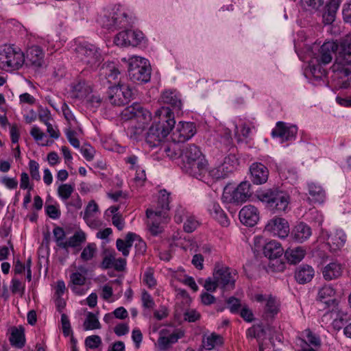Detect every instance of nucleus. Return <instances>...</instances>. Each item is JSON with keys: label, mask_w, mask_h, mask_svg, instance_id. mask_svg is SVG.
I'll use <instances>...</instances> for the list:
<instances>
[{"label": "nucleus", "mask_w": 351, "mask_h": 351, "mask_svg": "<svg viewBox=\"0 0 351 351\" xmlns=\"http://www.w3.org/2000/svg\"><path fill=\"white\" fill-rule=\"evenodd\" d=\"M337 51L331 69L332 80L339 88H347L351 85V37L346 36L339 44L333 41L325 42L314 53L312 60L316 63L326 65L331 62Z\"/></svg>", "instance_id": "1"}, {"label": "nucleus", "mask_w": 351, "mask_h": 351, "mask_svg": "<svg viewBox=\"0 0 351 351\" xmlns=\"http://www.w3.org/2000/svg\"><path fill=\"white\" fill-rule=\"evenodd\" d=\"M155 114L154 123L149 128L145 136V142L150 147L159 145L176 124L174 114L169 107H162Z\"/></svg>", "instance_id": "2"}, {"label": "nucleus", "mask_w": 351, "mask_h": 351, "mask_svg": "<svg viewBox=\"0 0 351 351\" xmlns=\"http://www.w3.org/2000/svg\"><path fill=\"white\" fill-rule=\"evenodd\" d=\"M257 199L274 213L287 212L289 207L290 196L278 188L261 190L257 192Z\"/></svg>", "instance_id": "3"}, {"label": "nucleus", "mask_w": 351, "mask_h": 351, "mask_svg": "<svg viewBox=\"0 0 351 351\" xmlns=\"http://www.w3.org/2000/svg\"><path fill=\"white\" fill-rule=\"evenodd\" d=\"M25 62V54L19 47L13 45L0 46V69L1 70L5 71L19 70Z\"/></svg>", "instance_id": "4"}, {"label": "nucleus", "mask_w": 351, "mask_h": 351, "mask_svg": "<svg viewBox=\"0 0 351 351\" xmlns=\"http://www.w3.org/2000/svg\"><path fill=\"white\" fill-rule=\"evenodd\" d=\"M250 184L241 182L237 188L230 185L224 187L221 199L224 203L240 204L247 201L251 195Z\"/></svg>", "instance_id": "5"}, {"label": "nucleus", "mask_w": 351, "mask_h": 351, "mask_svg": "<svg viewBox=\"0 0 351 351\" xmlns=\"http://www.w3.org/2000/svg\"><path fill=\"white\" fill-rule=\"evenodd\" d=\"M75 52L81 61L93 69L97 68L103 61L99 49L92 44H80Z\"/></svg>", "instance_id": "6"}, {"label": "nucleus", "mask_w": 351, "mask_h": 351, "mask_svg": "<svg viewBox=\"0 0 351 351\" xmlns=\"http://www.w3.org/2000/svg\"><path fill=\"white\" fill-rule=\"evenodd\" d=\"M133 95V90L130 86L121 81L117 85L110 87L108 90L110 102L119 106L128 104L132 99Z\"/></svg>", "instance_id": "7"}, {"label": "nucleus", "mask_w": 351, "mask_h": 351, "mask_svg": "<svg viewBox=\"0 0 351 351\" xmlns=\"http://www.w3.org/2000/svg\"><path fill=\"white\" fill-rule=\"evenodd\" d=\"M208 162L204 155L191 162L185 166H182L183 171L199 180L206 182Z\"/></svg>", "instance_id": "8"}, {"label": "nucleus", "mask_w": 351, "mask_h": 351, "mask_svg": "<svg viewBox=\"0 0 351 351\" xmlns=\"http://www.w3.org/2000/svg\"><path fill=\"white\" fill-rule=\"evenodd\" d=\"M237 277L236 270L227 267H222L215 270L213 278L218 282V286L223 289H232Z\"/></svg>", "instance_id": "9"}, {"label": "nucleus", "mask_w": 351, "mask_h": 351, "mask_svg": "<svg viewBox=\"0 0 351 351\" xmlns=\"http://www.w3.org/2000/svg\"><path fill=\"white\" fill-rule=\"evenodd\" d=\"M126 22L127 14L119 5L101 19L102 26L112 30L125 25Z\"/></svg>", "instance_id": "10"}, {"label": "nucleus", "mask_w": 351, "mask_h": 351, "mask_svg": "<svg viewBox=\"0 0 351 351\" xmlns=\"http://www.w3.org/2000/svg\"><path fill=\"white\" fill-rule=\"evenodd\" d=\"M169 198V193H168L165 189L160 190L156 204H154L153 207L147 208L146 210L147 217L154 218L157 215L168 217L167 213L170 209Z\"/></svg>", "instance_id": "11"}, {"label": "nucleus", "mask_w": 351, "mask_h": 351, "mask_svg": "<svg viewBox=\"0 0 351 351\" xmlns=\"http://www.w3.org/2000/svg\"><path fill=\"white\" fill-rule=\"evenodd\" d=\"M25 58V63L26 65L35 70L43 67L45 64V53L43 49L38 45L29 47L26 51Z\"/></svg>", "instance_id": "12"}, {"label": "nucleus", "mask_w": 351, "mask_h": 351, "mask_svg": "<svg viewBox=\"0 0 351 351\" xmlns=\"http://www.w3.org/2000/svg\"><path fill=\"white\" fill-rule=\"evenodd\" d=\"M265 230L280 238H285L289 233L288 221L282 217H275L268 221Z\"/></svg>", "instance_id": "13"}, {"label": "nucleus", "mask_w": 351, "mask_h": 351, "mask_svg": "<svg viewBox=\"0 0 351 351\" xmlns=\"http://www.w3.org/2000/svg\"><path fill=\"white\" fill-rule=\"evenodd\" d=\"M195 134V127L193 123L179 122L171 134L175 143H183L190 139Z\"/></svg>", "instance_id": "14"}, {"label": "nucleus", "mask_w": 351, "mask_h": 351, "mask_svg": "<svg viewBox=\"0 0 351 351\" xmlns=\"http://www.w3.org/2000/svg\"><path fill=\"white\" fill-rule=\"evenodd\" d=\"M257 302L264 304V315L267 318H274L280 311L279 301L271 295H255Z\"/></svg>", "instance_id": "15"}, {"label": "nucleus", "mask_w": 351, "mask_h": 351, "mask_svg": "<svg viewBox=\"0 0 351 351\" xmlns=\"http://www.w3.org/2000/svg\"><path fill=\"white\" fill-rule=\"evenodd\" d=\"M298 132V128L294 125L278 121L271 132L273 137H279L282 142L294 139Z\"/></svg>", "instance_id": "16"}, {"label": "nucleus", "mask_w": 351, "mask_h": 351, "mask_svg": "<svg viewBox=\"0 0 351 351\" xmlns=\"http://www.w3.org/2000/svg\"><path fill=\"white\" fill-rule=\"evenodd\" d=\"M206 208L209 215L221 226L223 227L229 226L230 220L217 202L210 199L207 204Z\"/></svg>", "instance_id": "17"}, {"label": "nucleus", "mask_w": 351, "mask_h": 351, "mask_svg": "<svg viewBox=\"0 0 351 351\" xmlns=\"http://www.w3.org/2000/svg\"><path fill=\"white\" fill-rule=\"evenodd\" d=\"M241 222L250 227L256 225L259 220V212L256 207L252 205H247L241 208L239 212Z\"/></svg>", "instance_id": "18"}, {"label": "nucleus", "mask_w": 351, "mask_h": 351, "mask_svg": "<svg viewBox=\"0 0 351 351\" xmlns=\"http://www.w3.org/2000/svg\"><path fill=\"white\" fill-rule=\"evenodd\" d=\"M128 112H131L134 116L136 122L143 121V124H148L152 119L151 113L137 103L125 108L121 114L128 115Z\"/></svg>", "instance_id": "19"}, {"label": "nucleus", "mask_w": 351, "mask_h": 351, "mask_svg": "<svg viewBox=\"0 0 351 351\" xmlns=\"http://www.w3.org/2000/svg\"><path fill=\"white\" fill-rule=\"evenodd\" d=\"M252 182L255 184H262L267 182L269 176L268 169L262 163L254 162L250 168Z\"/></svg>", "instance_id": "20"}, {"label": "nucleus", "mask_w": 351, "mask_h": 351, "mask_svg": "<svg viewBox=\"0 0 351 351\" xmlns=\"http://www.w3.org/2000/svg\"><path fill=\"white\" fill-rule=\"evenodd\" d=\"M86 277L80 272H73L70 275L69 287L71 291L79 295L86 293L87 289L85 287Z\"/></svg>", "instance_id": "21"}, {"label": "nucleus", "mask_w": 351, "mask_h": 351, "mask_svg": "<svg viewBox=\"0 0 351 351\" xmlns=\"http://www.w3.org/2000/svg\"><path fill=\"white\" fill-rule=\"evenodd\" d=\"M92 92L91 86L86 82L80 80L72 84L70 95L72 98L84 101Z\"/></svg>", "instance_id": "22"}, {"label": "nucleus", "mask_w": 351, "mask_h": 351, "mask_svg": "<svg viewBox=\"0 0 351 351\" xmlns=\"http://www.w3.org/2000/svg\"><path fill=\"white\" fill-rule=\"evenodd\" d=\"M203 155L200 148L195 144L185 145L182 148V166L186 165Z\"/></svg>", "instance_id": "23"}, {"label": "nucleus", "mask_w": 351, "mask_h": 351, "mask_svg": "<svg viewBox=\"0 0 351 351\" xmlns=\"http://www.w3.org/2000/svg\"><path fill=\"white\" fill-rule=\"evenodd\" d=\"M167 334V330H162L160 332V337L156 345L159 351H168L171 346L181 337V335H178L177 333L173 332L169 335Z\"/></svg>", "instance_id": "24"}, {"label": "nucleus", "mask_w": 351, "mask_h": 351, "mask_svg": "<svg viewBox=\"0 0 351 351\" xmlns=\"http://www.w3.org/2000/svg\"><path fill=\"white\" fill-rule=\"evenodd\" d=\"M99 212V207L94 200H91L86 206L83 219L87 225L92 228H97L100 226V222L94 219L95 215Z\"/></svg>", "instance_id": "25"}, {"label": "nucleus", "mask_w": 351, "mask_h": 351, "mask_svg": "<svg viewBox=\"0 0 351 351\" xmlns=\"http://www.w3.org/2000/svg\"><path fill=\"white\" fill-rule=\"evenodd\" d=\"M343 273V266L338 261H333L327 264L322 269V275L326 280H332L339 278Z\"/></svg>", "instance_id": "26"}, {"label": "nucleus", "mask_w": 351, "mask_h": 351, "mask_svg": "<svg viewBox=\"0 0 351 351\" xmlns=\"http://www.w3.org/2000/svg\"><path fill=\"white\" fill-rule=\"evenodd\" d=\"M160 100L162 103L170 105L175 110H180L182 108L180 95L175 90H165L160 96Z\"/></svg>", "instance_id": "27"}, {"label": "nucleus", "mask_w": 351, "mask_h": 351, "mask_svg": "<svg viewBox=\"0 0 351 351\" xmlns=\"http://www.w3.org/2000/svg\"><path fill=\"white\" fill-rule=\"evenodd\" d=\"M128 74L130 80L134 82H147L151 77V68L149 65H145L140 69H128Z\"/></svg>", "instance_id": "28"}, {"label": "nucleus", "mask_w": 351, "mask_h": 351, "mask_svg": "<svg viewBox=\"0 0 351 351\" xmlns=\"http://www.w3.org/2000/svg\"><path fill=\"white\" fill-rule=\"evenodd\" d=\"M346 241V234L342 230H337L335 233L328 236L327 244L331 252H336L343 247Z\"/></svg>", "instance_id": "29"}, {"label": "nucleus", "mask_w": 351, "mask_h": 351, "mask_svg": "<svg viewBox=\"0 0 351 351\" xmlns=\"http://www.w3.org/2000/svg\"><path fill=\"white\" fill-rule=\"evenodd\" d=\"M308 200L311 202L322 204L324 202L326 193L320 185L315 182L308 183Z\"/></svg>", "instance_id": "30"}, {"label": "nucleus", "mask_w": 351, "mask_h": 351, "mask_svg": "<svg viewBox=\"0 0 351 351\" xmlns=\"http://www.w3.org/2000/svg\"><path fill=\"white\" fill-rule=\"evenodd\" d=\"M283 253L284 249L277 241L272 240L264 245L263 254L269 259L280 258Z\"/></svg>", "instance_id": "31"}, {"label": "nucleus", "mask_w": 351, "mask_h": 351, "mask_svg": "<svg viewBox=\"0 0 351 351\" xmlns=\"http://www.w3.org/2000/svg\"><path fill=\"white\" fill-rule=\"evenodd\" d=\"M335 294V290L332 286L324 285L318 291L317 300L326 304L328 306H335L337 304V300L332 298Z\"/></svg>", "instance_id": "32"}, {"label": "nucleus", "mask_w": 351, "mask_h": 351, "mask_svg": "<svg viewBox=\"0 0 351 351\" xmlns=\"http://www.w3.org/2000/svg\"><path fill=\"white\" fill-rule=\"evenodd\" d=\"M291 234L296 241L302 243L311 236L312 231L307 224L300 222L294 227Z\"/></svg>", "instance_id": "33"}, {"label": "nucleus", "mask_w": 351, "mask_h": 351, "mask_svg": "<svg viewBox=\"0 0 351 351\" xmlns=\"http://www.w3.org/2000/svg\"><path fill=\"white\" fill-rule=\"evenodd\" d=\"M314 269L312 267L304 265L297 268L295 272V278L300 284L310 282L314 276Z\"/></svg>", "instance_id": "34"}, {"label": "nucleus", "mask_w": 351, "mask_h": 351, "mask_svg": "<svg viewBox=\"0 0 351 351\" xmlns=\"http://www.w3.org/2000/svg\"><path fill=\"white\" fill-rule=\"evenodd\" d=\"M230 171L231 169L226 162H224L217 167L210 169H208L207 180L208 178H211L213 180L223 179L228 176Z\"/></svg>", "instance_id": "35"}, {"label": "nucleus", "mask_w": 351, "mask_h": 351, "mask_svg": "<svg viewBox=\"0 0 351 351\" xmlns=\"http://www.w3.org/2000/svg\"><path fill=\"white\" fill-rule=\"evenodd\" d=\"M137 237L138 236L136 234L129 232L126 235L125 240L121 239H117L116 241L117 250L121 252L124 256H128L130 254V250L132 243Z\"/></svg>", "instance_id": "36"}, {"label": "nucleus", "mask_w": 351, "mask_h": 351, "mask_svg": "<svg viewBox=\"0 0 351 351\" xmlns=\"http://www.w3.org/2000/svg\"><path fill=\"white\" fill-rule=\"evenodd\" d=\"M306 254V250L302 247H289L285 252V256L291 264L300 263Z\"/></svg>", "instance_id": "37"}, {"label": "nucleus", "mask_w": 351, "mask_h": 351, "mask_svg": "<svg viewBox=\"0 0 351 351\" xmlns=\"http://www.w3.org/2000/svg\"><path fill=\"white\" fill-rule=\"evenodd\" d=\"M223 342V338L221 335L213 332L203 337L202 346L205 349L210 350L221 346Z\"/></svg>", "instance_id": "38"}, {"label": "nucleus", "mask_w": 351, "mask_h": 351, "mask_svg": "<svg viewBox=\"0 0 351 351\" xmlns=\"http://www.w3.org/2000/svg\"><path fill=\"white\" fill-rule=\"evenodd\" d=\"M147 218L149 219L147 222L149 230L152 234L156 236L162 232V226L161 224L167 222L168 217L157 215L154 218L150 217H147Z\"/></svg>", "instance_id": "39"}, {"label": "nucleus", "mask_w": 351, "mask_h": 351, "mask_svg": "<svg viewBox=\"0 0 351 351\" xmlns=\"http://www.w3.org/2000/svg\"><path fill=\"white\" fill-rule=\"evenodd\" d=\"M10 341L12 346L16 348H23L25 343L24 329L22 327H14L12 329Z\"/></svg>", "instance_id": "40"}, {"label": "nucleus", "mask_w": 351, "mask_h": 351, "mask_svg": "<svg viewBox=\"0 0 351 351\" xmlns=\"http://www.w3.org/2000/svg\"><path fill=\"white\" fill-rule=\"evenodd\" d=\"M86 234L82 231H76L74 234L66 241L64 250L69 247H76L80 246L86 241Z\"/></svg>", "instance_id": "41"}, {"label": "nucleus", "mask_w": 351, "mask_h": 351, "mask_svg": "<svg viewBox=\"0 0 351 351\" xmlns=\"http://www.w3.org/2000/svg\"><path fill=\"white\" fill-rule=\"evenodd\" d=\"M138 123V125H136V123H130V125L127 129V134L130 138L138 140L143 134L147 124H143V121Z\"/></svg>", "instance_id": "42"}, {"label": "nucleus", "mask_w": 351, "mask_h": 351, "mask_svg": "<svg viewBox=\"0 0 351 351\" xmlns=\"http://www.w3.org/2000/svg\"><path fill=\"white\" fill-rule=\"evenodd\" d=\"M177 143H178L173 142V143L163 146L164 152L166 154L167 156L172 160L181 158L182 156V148Z\"/></svg>", "instance_id": "43"}, {"label": "nucleus", "mask_w": 351, "mask_h": 351, "mask_svg": "<svg viewBox=\"0 0 351 351\" xmlns=\"http://www.w3.org/2000/svg\"><path fill=\"white\" fill-rule=\"evenodd\" d=\"M84 330H92L95 329H99L101 324L95 314L93 313H88L86 318L83 324Z\"/></svg>", "instance_id": "44"}, {"label": "nucleus", "mask_w": 351, "mask_h": 351, "mask_svg": "<svg viewBox=\"0 0 351 351\" xmlns=\"http://www.w3.org/2000/svg\"><path fill=\"white\" fill-rule=\"evenodd\" d=\"M53 234L56 245L62 248H65L66 244V233L64 229L60 226H56L53 229Z\"/></svg>", "instance_id": "45"}, {"label": "nucleus", "mask_w": 351, "mask_h": 351, "mask_svg": "<svg viewBox=\"0 0 351 351\" xmlns=\"http://www.w3.org/2000/svg\"><path fill=\"white\" fill-rule=\"evenodd\" d=\"M323 66V64L316 63L315 60H311L310 64L311 72L314 77L322 79L326 75L327 71Z\"/></svg>", "instance_id": "46"}, {"label": "nucleus", "mask_w": 351, "mask_h": 351, "mask_svg": "<svg viewBox=\"0 0 351 351\" xmlns=\"http://www.w3.org/2000/svg\"><path fill=\"white\" fill-rule=\"evenodd\" d=\"M269 262L268 263V271L272 272H281L283 271L285 269V263L283 262L280 258H274L271 259H269Z\"/></svg>", "instance_id": "47"}, {"label": "nucleus", "mask_w": 351, "mask_h": 351, "mask_svg": "<svg viewBox=\"0 0 351 351\" xmlns=\"http://www.w3.org/2000/svg\"><path fill=\"white\" fill-rule=\"evenodd\" d=\"M302 7L310 12L317 11L324 3V0H301Z\"/></svg>", "instance_id": "48"}, {"label": "nucleus", "mask_w": 351, "mask_h": 351, "mask_svg": "<svg viewBox=\"0 0 351 351\" xmlns=\"http://www.w3.org/2000/svg\"><path fill=\"white\" fill-rule=\"evenodd\" d=\"M74 191V186L69 184H62L58 188V194L64 201L67 200Z\"/></svg>", "instance_id": "49"}, {"label": "nucleus", "mask_w": 351, "mask_h": 351, "mask_svg": "<svg viewBox=\"0 0 351 351\" xmlns=\"http://www.w3.org/2000/svg\"><path fill=\"white\" fill-rule=\"evenodd\" d=\"M145 65H149L145 58L137 56H133L129 58L128 69H137Z\"/></svg>", "instance_id": "50"}, {"label": "nucleus", "mask_w": 351, "mask_h": 351, "mask_svg": "<svg viewBox=\"0 0 351 351\" xmlns=\"http://www.w3.org/2000/svg\"><path fill=\"white\" fill-rule=\"evenodd\" d=\"M96 252V245L95 243H88L84 247L81 253L80 257L84 261L91 260Z\"/></svg>", "instance_id": "51"}, {"label": "nucleus", "mask_w": 351, "mask_h": 351, "mask_svg": "<svg viewBox=\"0 0 351 351\" xmlns=\"http://www.w3.org/2000/svg\"><path fill=\"white\" fill-rule=\"evenodd\" d=\"M130 30H125L117 34L114 38V42L117 46L126 47L130 45L129 40Z\"/></svg>", "instance_id": "52"}, {"label": "nucleus", "mask_w": 351, "mask_h": 351, "mask_svg": "<svg viewBox=\"0 0 351 351\" xmlns=\"http://www.w3.org/2000/svg\"><path fill=\"white\" fill-rule=\"evenodd\" d=\"M144 39V34L139 30H130L129 40L130 45L136 46L142 43Z\"/></svg>", "instance_id": "53"}, {"label": "nucleus", "mask_w": 351, "mask_h": 351, "mask_svg": "<svg viewBox=\"0 0 351 351\" xmlns=\"http://www.w3.org/2000/svg\"><path fill=\"white\" fill-rule=\"evenodd\" d=\"M102 343L101 339L99 335H90L85 339L84 344L86 348L95 349Z\"/></svg>", "instance_id": "54"}, {"label": "nucleus", "mask_w": 351, "mask_h": 351, "mask_svg": "<svg viewBox=\"0 0 351 351\" xmlns=\"http://www.w3.org/2000/svg\"><path fill=\"white\" fill-rule=\"evenodd\" d=\"M142 304L144 308L152 309L155 306V302L151 295L145 290L142 291Z\"/></svg>", "instance_id": "55"}, {"label": "nucleus", "mask_w": 351, "mask_h": 351, "mask_svg": "<svg viewBox=\"0 0 351 351\" xmlns=\"http://www.w3.org/2000/svg\"><path fill=\"white\" fill-rule=\"evenodd\" d=\"M198 225L199 223L194 217L189 215L185 220L183 228L185 232H192L197 228Z\"/></svg>", "instance_id": "56"}, {"label": "nucleus", "mask_w": 351, "mask_h": 351, "mask_svg": "<svg viewBox=\"0 0 351 351\" xmlns=\"http://www.w3.org/2000/svg\"><path fill=\"white\" fill-rule=\"evenodd\" d=\"M146 181L145 172L143 169H136V176L133 179L134 184L136 188L141 187Z\"/></svg>", "instance_id": "57"}, {"label": "nucleus", "mask_w": 351, "mask_h": 351, "mask_svg": "<svg viewBox=\"0 0 351 351\" xmlns=\"http://www.w3.org/2000/svg\"><path fill=\"white\" fill-rule=\"evenodd\" d=\"M29 168L32 178L37 181L40 180L39 164L36 161L31 160L29 162Z\"/></svg>", "instance_id": "58"}, {"label": "nucleus", "mask_w": 351, "mask_h": 351, "mask_svg": "<svg viewBox=\"0 0 351 351\" xmlns=\"http://www.w3.org/2000/svg\"><path fill=\"white\" fill-rule=\"evenodd\" d=\"M61 323L62 328V332L64 336L68 337L72 335V330L68 316L66 314H62Z\"/></svg>", "instance_id": "59"}, {"label": "nucleus", "mask_w": 351, "mask_h": 351, "mask_svg": "<svg viewBox=\"0 0 351 351\" xmlns=\"http://www.w3.org/2000/svg\"><path fill=\"white\" fill-rule=\"evenodd\" d=\"M84 101L90 107L97 108L101 104V98L98 95L90 93Z\"/></svg>", "instance_id": "60"}, {"label": "nucleus", "mask_w": 351, "mask_h": 351, "mask_svg": "<svg viewBox=\"0 0 351 351\" xmlns=\"http://www.w3.org/2000/svg\"><path fill=\"white\" fill-rule=\"evenodd\" d=\"M189 217V213L186 212L185 208L182 206H178L176 208V214L174 217L175 221L178 223H182Z\"/></svg>", "instance_id": "61"}, {"label": "nucleus", "mask_w": 351, "mask_h": 351, "mask_svg": "<svg viewBox=\"0 0 351 351\" xmlns=\"http://www.w3.org/2000/svg\"><path fill=\"white\" fill-rule=\"evenodd\" d=\"M143 281L149 288L156 286V281L154 277V273L152 269H148L144 274Z\"/></svg>", "instance_id": "62"}, {"label": "nucleus", "mask_w": 351, "mask_h": 351, "mask_svg": "<svg viewBox=\"0 0 351 351\" xmlns=\"http://www.w3.org/2000/svg\"><path fill=\"white\" fill-rule=\"evenodd\" d=\"M80 152L86 160L91 161L93 159L95 149L90 145H83L80 149Z\"/></svg>", "instance_id": "63"}, {"label": "nucleus", "mask_w": 351, "mask_h": 351, "mask_svg": "<svg viewBox=\"0 0 351 351\" xmlns=\"http://www.w3.org/2000/svg\"><path fill=\"white\" fill-rule=\"evenodd\" d=\"M184 319L190 322H193L198 320L200 317V314L194 309L186 311L184 314Z\"/></svg>", "instance_id": "64"}]
</instances>
